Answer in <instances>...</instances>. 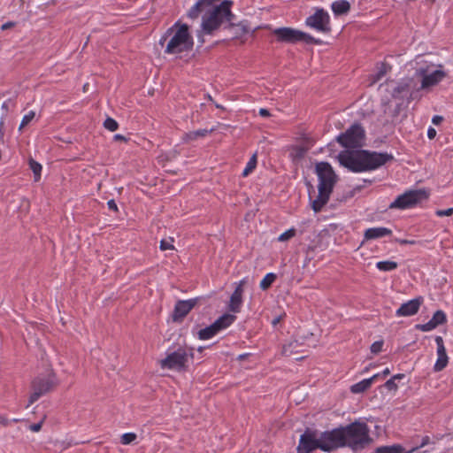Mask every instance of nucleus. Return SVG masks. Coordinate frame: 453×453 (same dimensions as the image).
<instances>
[{
  "label": "nucleus",
  "instance_id": "34",
  "mask_svg": "<svg viewBox=\"0 0 453 453\" xmlns=\"http://www.w3.org/2000/svg\"><path fill=\"white\" fill-rule=\"evenodd\" d=\"M170 34V28H168L162 38L160 39V43L162 47L165 49V52L170 53V40L167 39L168 35Z\"/></svg>",
  "mask_w": 453,
  "mask_h": 453
},
{
  "label": "nucleus",
  "instance_id": "41",
  "mask_svg": "<svg viewBox=\"0 0 453 453\" xmlns=\"http://www.w3.org/2000/svg\"><path fill=\"white\" fill-rule=\"evenodd\" d=\"M406 85H398L393 90V96H397L398 94L405 90Z\"/></svg>",
  "mask_w": 453,
  "mask_h": 453
},
{
  "label": "nucleus",
  "instance_id": "36",
  "mask_svg": "<svg viewBox=\"0 0 453 453\" xmlns=\"http://www.w3.org/2000/svg\"><path fill=\"white\" fill-rule=\"evenodd\" d=\"M383 341H376L371 345V351L373 354H378L382 350Z\"/></svg>",
  "mask_w": 453,
  "mask_h": 453
},
{
  "label": "nucleus",
  "instance_id": "42",
  "mask_svg": "<svg viewBox=\"0 0 453 453\" xmlns=\"http://www.w3.org/2000/svg\"><path fill=\"white\" fill-rule=\"evenodd\" d=\"M160 249L162 250H166L170 249V241L166 239H162L160 242Z\"/></svg>",
  "mask_w": 453,
  "mask_h": 453
},
{
  "label": "nucleus",
  "instance_id": "53",
  "mask_svg": "<svg viewBox=\"0 0 453 453\" xmlns=\"http://www.w3.org/2000/svg\"><path fill=\"white\" fill-rule=\"evenodd\" d=\"M12 26V23L9 22V23H5L2 26V29H6V28H9Z\"/></svg>",
  "mask_w": 453,
  "mask_h": 453
},
{
  "label": "nucleus",
  "instance_id": "7",
  "mask_svg": "<svg viewBox=\"0 0 453 453\" xmlns=\"http://www.w3.org/2000/svg\"><path fill=\"white\" fill-rule=\"evenodd\" d=\"M434 65L431 64L419 66L416 70V74L422 78L420 87L422 89H426L437 85L446 77L444 71L441 69H434ZM439 67L441 68L442 65H439Z\"/></svg>",
  "mask_w": 453,
  "mask_h": 453
},
{
  "label": "nucleus",
  "instance_id": "49",
  "mask_svg": "<svg viewBox=\"0 0 453 453\" xmlns=\"http://www.w3.org/2000/svg\"><path fill=\"white\" fill-rule=\"evenodd\" d=\"M380 377H381L380 373H376L373 376H372L371 378H368V380H371V384H372V382L374 380H376L377 379H379Z\"/></svg>",
  "mask_w": 453,
  "mask_h": 453
},
{
  "label": "nucleus",
  "instance_id": "3",
  "mask_svg": "<svg viewBox=\"0 0 453 453\" xmlns=\"http://www.w3.org/2000/svg\"><path fill=\"white\" fill-rule=\"evenodd\" d=\"M342 165L354 173L374 170L392 161L394 157L387 152L369 150H345L338 155Z\"/></svg>",
  "mask_w": 453,
  "mask_h": 453
},
{
  "label": "nucleus",
  "instance_id": "45",
  "mask_svg": "<svg viewBox=\"0 0 453 453\" xmlns=\"http://www.w3.org/2000/svg\"><path fill=\"white\" fill-rule=\"evenodd\" d=\"M107 205H108V208L111 210V211H118V206L115 203L114 200H109L108 203H107Z\"/></svg>",
  "mask_w": 453,
  "mask_h": 453
},
{
  "label": "nucleus",
  "instance_id": "44",
  "mask_svg": "<svg viewBox=\"0 0 453 453\" xmlns=\"http://www.w3.org/2000/svg\"><path fill=\"white\" fill-rule=\"evenodd\" d=\"M429 442H430V438L428 436L423 437L420 445L415 448L416 450L420 448L425 447L426 445L429 444Z\"/></svg>",
  "mask_w": 453,
  "mask_h": 453
},
{
  "label": "nucleus",
  "instance_id": "31",
  "mask_svg": "<svg viewBox=\"0 0 453 453\" xmlns=\"http://www.w3.org/2000/svg\"><path fill=\"white\" fill-rule=\"evenodd\" d=\"M136 438L137 435L134 433H125L120 437V442L123 445H128L134 441Z\"/></svg>",
  "mask_w": 453,
  "mask_h": 453
},
{
  "label": "nucleus",
  "instance_id": "2",
  "mask_svg": "<svg viewBox=\"0 0 453 453\" xmlns=\"http://www.w3.org/2000/svg\"><path fill=\"white\" fill-rule=\"evenodd\" d=\"M233 1L224 0L217 4L212 0H199L188 11V16L196 19L202 15L201 29L197 33L198 41L203 43V35H212L224 22L233 20L231 12Z\"/></svg>",
  "mask_w": 453,
  "mask_h": 453
},
{
  "label": "nucleus",
  "instance_id": "46",
  "mask_svg": "<svg viewBox=\"0 0 453 453\" xmlns=\"http://www.w3.org/2000/svg\"><path fill=\"white\" fill-rule=\"evenodd\" d=\"M427 136L429 139H434L436 136V130L430 127L427 130Z\"/></svg>",
  "mask_w": 453,
  "mask_h": 453
},
{
  "label": "nucleus",
  "instance_id": "50",
  "mask_svg": "<svg viewBox=\"0 0 453 453\" xmlns=\"http://www.w3.org/2000/svg\"><path fill=\"white\" fill-rule=\"evenodd\" d=\"M389 373H390V370H389V368H385V369L382 371V372L380 373V376L385 377V376L388 375Z\"/></svg>",
  "mask_w": 453,
  "mask_h": 453
},
{
  "label": "nucleus",
  "instance_id": "6",
  "mask_svg": "<svg viewBox=\"0 0 453 453\" xmlns=\"http://www.w3.org/2000/svg\"><path fill=\"white\" fill-rule=\"evenodd\" d=\"M176 30L172 36V54L176 51L189 50L192 49L194 42L189 34L188 27L186 24L175 23Z\"/></svg>",
  "mask_w": 453,
  "mask_h": 453
},
{
  "label": "nucleus",
  "instance_id": "30",
  "mask_svg": "<svg viewBox=\"0 0 453 453\" xmlns=\"http://www.w3.org/2000/svg\"><path fill=\"white\" fill-rule=\"evenodd\" d=\"M257 166V156L253 155L248 161L245 168L242 171V176H248Z\"/></svg>",
  "mask_w": 453,
  "mask_h": 453
},
{
  "label": "nucleus",
  "instance_id": "38",
  "mask_svg": "<svg viewBox=\"0 0 453 453\" xmlns=\"http://www.w3.org/2000/svg\"><path fill=\"white\" fill-rule=\"evenodd\" d=\"M384 386L388 390H396L398 388L394 379L387 380Z\"/></svg>",
  "mask_w": 453,
  "mask_h": 453
},
{
  "label": "nucleus",
  "instance_id": "39",
  "mask_svg": "<svg viewBox=\"0 0 453 453\" xmlns=\"http://www.w3.org/2000/svg\"><path fill=\"white\" fill-rule=\"evenodd\" d=\"M395 242H396L397 243L401 244V245H414L417 243V242L415 240H407V239H399V238H396L395 239Z\"/></svg>",
  "mask_w": 453,
  "mask_h": 453
},
{
  "label": "nucleus",
  "instance_id": "15",
  "mask_svg": "<svg viewBox=\"0 0 453 453\" xmlns=\"http://www.w3.org/2000/svg\"><path fill=\"white\" fill-rule=\"evenodd\" d=\"M422 303V298H415L403 303L395 311L398 317H409L415 315Z\"/></svg>",
  "mask_w": 453,
  "mask_h": 453
},
{
  "label": "nucleus",
  "instance_id": "24",
  "mask_svg": "<svg viewBox=\"0 0 453 453\" xmlns=\"http://www.w3.org/2000/svg\"><path fill=\"white\" fill-rule=\"evenodd\" d=\"M397 266H398V264L396 262L391 261V260L379 261L376 263V267L380 271H383V272L393 271V270L396 269Z\"/></svg>",
  "mask_w": 453,
  "mask_h": 453
},
{
  "label": "nucleus",
  "instance_id": "47",
  "mask_svg": "<svg viewBox=\"0 0 453 453\" xmlns=\"http://www.w3.org/2000/svg\"><path fill=\"white\" fill-rule=\"evenodd\" d=\"M442 120H443V118L441 116H439V115H434L432 118V123L434 124V125H439Z\"/></svg>",
  "mask_w": 453,
  "mask_h": 453
},
{
  "label": "nucleus",
  "instance_id": "9",
  "mask_svg": "<svg viewBox=\"0 0 453 453\" xmlns=\"http://www.w3.org/2000/svg\"><path fill=\"white\" fill-rule=\"evenodd\" d=\"M365 130L359 124H353L337 137V142L346 148H357L363 145Z\"/></svg>",
  "mask_w": 453,
  "mask_h": 453
},
{
  "label": "nucleus",
  "instance_id": "35",
  "mask_svg": "<svg viewBox=\"0 0 453 453\" xmlns=\"http://www.w3.org/2000/svg\"><path fill=\"white\" fill-rule=\"evenodd\" d=\"M295 234H296V230L294 228L288 229L279 235L278 241L279 242H286V241L291 239L292 237H294Z\"/></svg>",
  "mask_w": 453,
  "mask_h": 453
},
{
  "label": "nucleus",
  "instance_id": "28",
  "mask_svg": "<svg viewBox=\"0 0 453 453\" xmlns=\"http://www.w3.org/2000/svg\"><path fill=\"white\" fill-rule=\"evenodd\" d=\"M35 112L34 111H29L27 114H25L21 119V122L19 127V131L22 132V130L31 123V121L35 119Z\"/></svg>",
  "mask_w": 453,
  "mask_h": 453
},
{
  "label": "nucleus",
  "instance_id": "48",
  "mask_svg": "<svg viewBox=\"0 0 453 453\" xmlns=\"http://www.w3.org/2000/svg\"><path fill=\"white\" fill-rule=\"evenodd\" d=\"M259 115L265 118L270 116V112L267 109L261 108L259 110Z\"/></svg>",
  "mask_w": 453,
  "mask_h": 453
},
{
  "label": "nucleus",
  "instance_id": "4",
  "mask_svg": "<svg viewBox=\"0 0 453 453\" xmlns=\"http://www.w3.org/2000/svg\"><path fill=\"white\" fill-rule=\"evenodd\" d=\"M316 173L319 178V193L316 199L311 202V208L315 212H319L329 200L336 181V175L327 162L318 163L316 165Z\"/></svg>",
  "mask_w": 453,
  "mask_h": 453
},
{
  "label": "nucleus",
  "instance_id": "12",
  "mask_svg": "<svg viewBox=\"0 0 453 453\" xmlns=\"http://www.w3.org/2000/svg\"><path fill=\"white\" fill-rule=\"evenodd\" d=\"M249 283V279L247 277L241 280L239 282L235 283V288L233 294L230 296L228 309L234 313H237L241 311L242 304V294L243 288L246 284Z\"/></svg>",
  "mask_w": 453,
  "mask_h": 453
},
{
  "label": "nucleus",
  "instance_id": "13",
  "mask_svg": "<svg viewBox=\"0 0 453 453\" xmlns=\"http://www.w3.org/2000/svg\"><path fill=\"white\" fill-rule=\"evenodd\" d=\"M197 303V299H188V300H179L174 306V311L172 315V319L173 321L181 320L188 313L196 306Z\"/></svg>",
  "mask_w": 453,
  "mask_h": 453
},
{
  "label": "nucleus",
  "instance_id": "37",
  "mask_svg": "<svg viewBox=\"0 0 453 453\" xmlns=\"http://www.w3.org/2000/svg\"><path fill=\"white\" fill-rule=\"evenodd\" d=\"M453 213V208H448L446 210H438L435 214L438 217L450 216Z\"/></svg>",
  "mask_w": 453,
  "mask_h": 453
},
{
  "label": "nucleus",
  "instance_id": "32",
  "mask_svg": "<svg viewBox=\"0 0 453 453\" xmlns=\"http://www.w3.org/2000/svg\"><path fill=\"white\" fill-rule=\"evenodd\" d=\"M104 127L107 130H109L111 132H114L118 129L119 124L114 119L109 117L104 120Z\"/></svg>",
  "mask_w": 453,
  "mask_h": 453
},
{
  "label": "nucleus",
  "instance_id": "51",
  "mask_svg": "<svg viewBox=\"0 0 453 453\" xmlns=\"http://www.w3.org/2000/svg\"><path fill=\"white\" fill-rule=\"evenodd\" d=\"M403 377H404L403 374L398 373V374L394 375L391 379H394V380L395 381V380H401Z\"/></svg>",
  "mask_w": 453,
  "mask_h": 453
},
{
  "label": "nucleus",
  "instance_id": "5",
  "mask_svg": "<svg viewBox=\"0 0 453 453\" xmlns=\"http://www.w3.org/2000/svg\"><path fill=\"white\" fill-rule=\"evenodd\" d=\"M57 385L54 373L37 376L32 381V393L28 399L27 408L35 403L40 397L51 391Z\"/></svg>",
  "mask_w": 453,
  "mask_h": 453
},
{
  "label": "nucleus",
  "instance_id": "55",
  "mask_svg": "<svg viewBox=\"0 0 453 453\" xmlns=\"http://www.w3.org/2000/svg\"><path fill=\"white\" fill-rule=\"evenodd\" d=\"M368 371V368L366 367L365 370H364V372H366Z\"/></svg>",
  "mask_w": 453,
  "mask_h": 453
},
{
  "label": "nucleus",
  "instance_id": "23",
  "mask_svg": "<svg viewBox=\"0 0 453 453\" xmlns=\"http://www.w3.org/2000/svg\"><path fill=\"white\" fill-rule=\"evenodd\" d=\"M371 380L365 379L350 387V392L353 394H360L371 388Z\"/></svg>",
  "mask_w": 453,
  "mask_h": 453
},
{
  "label": "nucleus",
  "instance_id": "26",
  "mask_svg": "<svg viewBox=\"0 0 453 453\" xmlns=\"http://www.w3.org/2000/svg\"><path fill=\"white\" fill-rule=\"evenodd\" d=\"M29 166L34 173L35 180L38 181L41 179V174H42V165L39 164L38 162L35 161L34 159H30Z\"/></svg>",
  "mask_w": 453,
  "mask_h": 453
},
{
  "label": "nucleus",
  "instance_id": "11",
  "mask_svg": "<svg viewBox=\"0 0 453 453\" xmlns=\"http://www.w3.org/2000/svg\"><path fill=\"white\" fill-rule=\"evenodd\" d=\"M306 25L322 33L330 31V17L324 9H318L314 14L306 19Z\"/></svg>",
  "mask_w": 453,
  "mask_h": 453
},
{
  "label": "nucleus",
  "instance_id": "18",
  "mask_svg": "<svg viewBox=\"0 0 453 453\" xmlns=\"http://www.w3.org/2000/svg\"><path fill=\"white\" fill-rule=\"evenodd\" d=\"M416 449L406 450L400 444H393L388 446H380L375 449V453H413Z\"/></svg>",
  "mask_w": 453,
  "mask_h": 453
},
{
  "label": "nucleus",
  "instance_id": "19",
  "mask_svg": "<svg viewBox=\"0 0 453 453\" xmlns=\"http://www.w3.org/2000/svg\"><path fill=\"white\" fill-rule=\"evenodd\" d=\"M236 317L234 315L226 313L216 319L213 324L216 326L219 331H221L232 325Z\"/></svg>",
  "mask_w": 453,
  "mask_h": 453
},
{
  "label": "nucleus",
  "instance_id": "10",
  "mask_svg": "<svg viewBox=\"0 0 453 453\" xmlns=\"http://www.w3.org/2000/svg\"><path fill=\"white\" fill-rule=\"evenodd\" d=\"M274 35L277 36L278 41L295 43L297 42H312L313 38L303 32L289 27H280L274 30Z\"/></svg>",
  "mask_w": 453,
  "mask_h": 453
},
{
  "label": "nucleus",
  "instance_id": "8",
  "mask_svg": "<svg viewBox=\"0 0 453 453\" xmlns=\"http://www.w3.org/2000/svg\"><path fill=\"white\" fill-rule=\"evenodd\" d=\"M427 197L428 195L425 190H409L398 196L395 200L389 204V209L404 210L411 208L423 200H426Z\"/></svg>",
  "mask_w": 453,
  "mask_h": 453
},
{
  "label": "nucleus",
  "instance_id": "27",
  "mask_svg": "<svg viewBox=\"0 0 453 453\" xmlns=\"http://www.w3.org/2000/svg\"><path fill=\"white\" fill-rule=\"evenodd\" d=\"M212 131H213V128H211V130H208V129H199V130H196V131L189 132L186 135H187L188 139H189V140H196V139H198L200 137L206 136L207 134H209Z\"/></svg>",
  "mask_w": 453,
  "mask_h": 453
},
{
  "label": "nucleus",
  "instance_id": "21",
  "mask_svg": "<svg viewBox=\"0 0 453 453\" xmlns=\"http://www.w3.org/2000/svg\"><path fill=\"white\" fill-rule=\"evenodd\" d=\"M219 332V329L212 323L209 326H206L205 328L201 329L198 332V337L200 340H209V339L212 338L214 335H216Z\"/></svg>",
  "mask_w": 453,
  "mask_h": 453
},
{
  "label": "nucleus",
  "instance_id": "14",
  "mask_svg": "<svg viewBox=\"0 0 453 453\" xmlns=\"http://www.w3.org/2000/svg\"><path fill=\"white\" fill-rule=\"evenodd\" d=\"M435 342L437 345V360L434 365V370L435 372H441L447 366L449 357L442 337L435 336Z\"/></svg>",
  "mask_w": 453,
  "mask_h": 453
},
{
  "label": "nucleus",
  "instance_id": "22",
  "mask_svg": "<svg viewBox=\"0 0 453 453\" xmlns=\"http://www.w3.org/2000/svg\"><path fill=\"white\" fill-rule=\"evenodd\" d=\"M390 70V66H388L387 64L385 63H381L378 67H377V72L372 75L371 77V84H374L376 82H378L379 81H380L386 74Z\"/></svg>",
  "mask_w": 453,
  "mask_h": 453
},
{
  "label": "nucleus",
  "instance_id": "54",
  "mask_svg": "<svg viewBox=\"0 0 453 453\" xmlns=\"http://www.w3.org/2000/svg\"><path fill=\"white\" fill-rule=\"evenodd\" d=\"M279 321H280V318H275V319L273 320V325H276Z\"/></svg>",
  "mask_w": 453,
  "mask_h": 453
},
{
  "label": "nucleus",
  "instance_id": "33",
  "mask_svg": "<svg viewBox=\"0 0 453 453\" xmlns=\"http://www.w3.org/2000/svg\"><path fill=\"white\" fill-rule=\"evenodd\" d=\"M418 330L421 331V332H429V331H432L434 330V328H436L437 326H435V324L434 323V321H432L431 319L425 323V324H418L416 325L415 326Z\"/></svg>",
  "mask_w": 453,
  "mask_h": 453
},
{
  "label": "nucleus",
  "instance_id": "1",
  "mask_svg": "<svg viewBox=\"0 0 453 453\" xmlns=\"http://www.w3.org/2000/svg\"><path fill=\"white\" fill-rule=\"evenodd\" d=\"M372 442L369 426L365 422L355 421L346 426L327 431L307 428L301 434L297 451L312 453L317 449L332 452L337 449L348 447L359 451Z\"/></svg>",
  "mask_w": 453,
  "mask_h": 453
},
{
  "label": "nucleus",
  "instance_id": "17",
  "mask_svg": "<svg viewBox=\"0 0 453 453\" xmlns=\"http://www.w3.org/2000/svg\"><path fill=\"white\" fill-rule=\"evenodd\" d=\"M392 234V230L384 227V226H378V227H371L365 231L364 237L365 240H374L379 239L381 237L388 236Z\"/></svg>",
  "mask_w": 453,
  "mask_h": 453
},
{
  "label": "nucleus",
  "instance_id": "20",
  "mask_svg": "<svg viewBox=\"0 0 453 453\" xmlns=\"http://www.w3.org/2000/svg\"><path fill=\"white\" fill-rule=\"evenodd\" d=\"M331 8L335 15H342L349 11L350 4L346 0H337L332 3Z\"/></svg>",
  "mask_w": 453,
  "mask_h": 453
},
{
  "label": "nucleus",
  "instance_id": "40",
  "mask_svg": "<svg viewBox=\"0 0 453 453\" xmlns=\"http://www.w3.org/2000/svg\"><path fill=\"white\" fill-rule=\"evenodd\" d=\"M163 369L170 368V354H167L165 358L159 361Z\"/></svg>",
  "mask_w": 453,
  "mask_h": 453
},
{
  "label": "nucleus",
  "instance_id": "16",
  "mask_svg": "<svg viewBox=\"0 0 453 453\" xmlns=\"http://www.w3.org/2000/svg\"><path fill=\"white\" fill-rule=\"evenodd\" d=\"M192 358L185 349H179L172 352V369L182 371L186 368L187 363Z\"/></svg>",
  "mask_w": 453,
  "mask_h": 453
},
{
  "label": "nucleus",
  "instance_id": "52",
  "mask_svg": "<svg viewBox=\"0 0 453 453\" xmlns=\"http://www.w3.org/2000/svg\"><path fill=\"white\" fill-rule=\"evenodd\" d=\"M114 139L117 140V141H124V140H126V138L123 135H121V134H116L114 136Z\"/></svg>",
  "mask_w": 453,
  "mask_h": 453
},
{
  "label": "nucleus",
  "instance_id": "43",
  "mask_svg": "<svg viewBox=\"0 0 453 453\" xmlns=\"http://www.w3.org/2000/svg\"><path fill=\"white\" fill-rule=\"evenodd\" d=\"M42 421H41V422H39V423L32 424V425L29 426V429H30L32 432H39V431L42 429Z\"/></svg>",
  "mask_w": 453,
  "mask_h": 453
},
{
  "label": "nucleus",
  "instance_id": "25",
  "mask_svg": "<svg viewBox=\"0 0 453 453\" xmlns=\"http://www.w3.org/2000/svg\"><path fill=\"white\" fill-rule=\"evenodd\" d=\"M276 280V274L273 273H268L260 281L259 287L263 290L268 289Z\"/></svg>",
  "mask_w": 453,
  "mask_h": 453
},
{
  "label": "nucleus",
  "instance_id": "29",
  "mask_svg": "<svg viewBox=\"0 0 453 453\" xmlns=\"http://www.w3.org/2000/svg\"><path fill=\"white\" fill-rule=\"evenodd\" d=\"M431 320L434 321L436 326H438L440 325L444 324L447 321V317L443 311L438 310L434 313Z\"/></svg>",
  "mask_w": 453,
  "mask_h": 453
}]
</instances>
